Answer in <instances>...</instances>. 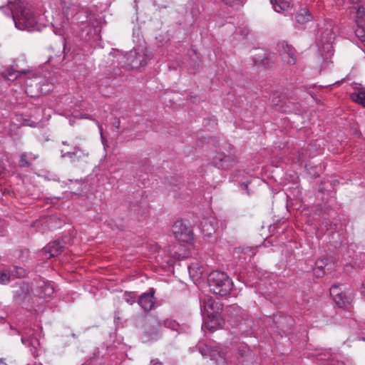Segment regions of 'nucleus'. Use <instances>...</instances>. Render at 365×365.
<instances>
[{"label":"nucleus","instance_id":"obj_1","mask_svg":"<svg viewBox=\"0 0 365 365\" xmlns=\"http://www.w3.org/2000/svg\"><path fill=\"white\" fill-rule=\"evenodd\" d=\"M2 9L6 15L11 16L15 26L19 30H40L45 26L41 19L27 6L25 0H8L7 6Z\"/></svg>","mask_w":365,"mask_h":365},{"label":"nucleus","instance_id":"obj_2","mask_svg":"<svg viewBox=\"0 0 365 365\" xmlns=\"http://www.w3.org/2000/svg\"><path fill=\"white\" fill-rule=\"evenodd\" d=\"M222 305L212 297L206 296L203 298L201 304V311L205 318L203 327L210 331H215L222 324L220 311Z\"/></svg>","mask_w":365,"mask_h":365},{"label":"nucleus","instance_id":"obj_3","mask_svg":"<svg viewBox=\"0 0 365 365\" xmlns=\"http://www.w3.org/2000/svg\"><path fill=\"white\" fill-rule=\"evenodd\" d=\"M207 282L210 292L220 296L230 294L233 285L227 274L220 271L212 272L208 276Z\"/></svg>","mask_w":365,"mask_h":365},{"label":"nucleus","instance_id":"obj_4","mask_svg":"<svg viewBox=\"0 0 365 365\" xmlns=\"http://www.w3.org/2000/svg\"><path fill=\"white\" fill-rule=\"evenodd\" d=\"M62 12L56 14L53 18L52 26L54 33L57 35H63V30L68 24L69 19L77 11L78 6L71 2L70 0H60Z\"/></svg>","mask_w":365,"mask_h":365},{"label":"nucleus","instance_id":"obj_5","mask_svg":"<svg viewBox=\"0 0 365 365\" xmlns=\"http://www.w3.org/2000/svg\"><path fill=\"white\" fill-rule=\"evenodd\" d=\"M334 28L331 23L322 30H320L317 38V46L322 58H329L333 55L332 41L334 38Z\"/></svg>","mask_w":365,"mask_h":365},{"label":"nucleus","instance_id":"obj_6","mask_svg":"<svg viewBox=\"0 0 365 365\" xmlns=\"http://www.w3.org/2000/svg\"><path fill=\"white\" fill-rule=\"evenodd\" d=\"M29 284L24 282L17 283L12 291L13 303L23 308L31 307V297Z\"/></svg>","mask_w":365,"mask_h":365},{"label":"nucleus","instance_id":"obj_7","mask_svg":"<svg viewBox=\"0 0 365 365\" xmlns=\"http://www.w3.org/2000/svg\"><path fill=\"white\" fill-rule=\"evenodd\" d=\"M330 295L339 307H345L353 299L352 293L342 284L331 286Z\"/></svg>","mask_w":365,"mask_h":365},{"label":"nucleus","instance_id":"obj_8","mask_svg":"<svg viewBox=\"0 0 365 365\" xmlns=\"http://www.w3.org/2000/svg\"><path fill=\"white\" fill-rule=\"evenodd\" d=\"M173 233L180 243L189 244L193 240L191 227L182 220L175 222L173 226Z\"/></svg>","mask_w":365,"mask_h":365},{"label":"nucleus","instance_id":"obj_9","mask_svg":"<svg viewBox=\"0 0 365 365\" xmlns=\"http://www.w3.org/2000/svg\"><path fill=\"white\" fill-rule=\"evenodd\" d=\"M133 57H135V58L132 59L130 62L128 63V67L132 69L145 66L147 60L151 58L147 49L143 47H138L130 51L128 56V60Z\"/></svg>","mask_w":365,"mask_h":365},{"label":"nucleus","instance_id":"obj_10","mask_svg":"<svg viewBox=\"0 0 365 365\" xmlns=\"http://www.w3.org/2000/svg\"><path fill=\"white\" fill-rule=\"evenodd\" d=\"M26 270L22 267L11 266L9 268L0 269V284H7L12 279L17 277L21 278L26 275Z\"/></svg>","mask_w":365,"mask_h":365},{"label":"nucleus","instance_id":"obj_11","mask_svg":"<svg viewBox=\"0 0 365 365\" xmlns=\"http://www.w3.org/2000/svg\"><path fill=\"white\" fill-rule=\"evenodd\" d=\"M36 289L34 292V295L46 301L52 299L55 292L53 283L43 279H39L36 282Z\"/></svg>","mask_w":365,"mask_h":365},{"label":"nucleus","instance_id":"obj_12","mask_svg":"<svg viewBox=\"0 0 365 365\" xmlns=\"http://www.w3.org/2000/svg\"><path fill=\"white\" fill-rule=\"evenodd\" d=\"M277 51L284 63L291 66L296 63L295 50L287 43L284 41L279 43Z\"/></svg>","mask_w":365,"mask_h":365},{"label":"nucleus","instance_id":"obj_13","mask_svg":"<svg viewBox=\"0 0 365 365\" xmlns=\"http://www.w3.org/2000/svg\"><path fill=\"white\" fill-rule=\"evenodd\" d=\"M101 21L98 19H90L89 28L86 29H82L81 37L86 41H90L93 39L97 41L99 38V34L101 32Z\"/></svg>","mask_w":365,"mask_h":365},{"label":"nucleus","instance_id":"obj_14","mask_svg":"<svg viewBox=\"0 0 365 365\" xmlns=\"http://www.w3.org/2000/svg\"><path fill=\"white\" fill-rule=\"evenodd\" d=\"M192 247L191 243L184 245L180 242V244L170 246L168 252L171 258L180 260L190 256Z\"/></svg>","mask_w":365,"mask_h":365},{"label":"nucleus","instance_id":"obj_15","mask_svg":"<svg viewBox=\"0 0 365 365\" xmlns=\"http://www.w3.org/2000/svg\"><path fill=\"white\" fill-rule=\"evenodd\" d=\"M208 354L211 359L216 361L217 365H227V361L226 358L227 352L225 349L219 346L207 347Z\"/></svg>","mask_w":365,"mask_h":365},{"label":"nucleus","instance_id":"obj_16","mask_svg":"<svg viewBox=\"0 0 365 365\" xmlns=\"http://www.w3.org/2000/svg\"><path fill=\"white\" fill-rule=\"evenodd\" d=\"M270 4L274 11L284 15L289 14L294 7L292 0H270Z\"/></svg>","mask_w":365,"mask_h":365},{"label":"nucleus","instance_id":"obj_17","mask_svg":"<svg viewBox=\"0 0 365 365\" xmlns=\"http://www.w3.org/2000/svg\"><path fill=\"white\" fill-rule=\"evenodd\" d=\"M155 290L151 288L148 292L142 294L138 299V304L145 310H151L155 305Z\"/></svg>","mask_w":365,"mask_h":365},{"label":"nucleus","instance_id":"obj_18","mask_svg":"<svg viewBox=\"0 0 365 365\" xmlns=\"http://www.w3.org/2000/svg\"><path fill=\"white\" fill-rule=\"evenodd\" d=\"M314 356L317 361L322 365H346L344 361L332 358L331 354L327 351H320Z\"/></svg>","mask_w":365,"mask_h":365},{"label":"nucleus","instance_id":"obj_19","mask_svg":"<svg viewBox=\"0 0 365 365\" xmlns=\"http://www.w3.org/2000/svg\"><path fill=\"white\" fill-rule=\"evenodd\" d=\"M213 163L218 168L226 170L233 165L235 160L231 156L218 153L213 158Z\"/></svg>","mask_w":365,"mask_h":365},{"label":"nucleus","instance_id":"obj_20","mask_svg":"<svg viewBox=\"0 0 365 365\" xmlns=\"http://www.w3.org/2000/svg\"><path fill=\"white\" fill-rule=\"evenodd\" d=\"M63 246L58 242H52L48 244L42 250L44 258L49 259L57 256L62 251Z\"/></svg>","mask_w":365,"mask_h":365},{"label":"nucleus","instance_id":"obj_21","mask_svg":"<svg viewBox=\"0 0 365 365\" xmlns=\"http://www.w3.org/2000/svg\"><path fill=\"white\" fill-rule=\"evenodd\" d=\"M295 21L299 24H306L313 19L312 14L307 8L302 7L298 9L294 15Z\"/></svg>","mask_w":365,"mask_h":365},{"label":"nucleus","instance_id":"obj_22","mask_svg":"<svg viewBox=\"0 0 365 365\" xmlns=\"http://www.w3.org/2000/svg\"><path fill=\"white\" fill-rule=\"evenodd\" d=\"M22 344L31 347V351L34 356L36 355L37 347L39 346V341L36 338L31 337L29 334L26 336L21 337Z\"/></svg>","mask_w":365,"mask_h":365},{"label":"nucleus","instance_id":"obj_23","mask_svg":"<svg viewBox=\"0 0 365 365\" xmlns=\"http://www.w3.org/2000/svg\"><path fill=\"white\" fill-rule=\"evenodd\" d=\"M190 276L192 278L197 279L200 277L203 273V268L198 262H191L188 266Z\"/></svg>","mask_w":365,"mask_h":365},{"label":"nucleus","instance_id":"obj_24","mask_svg":"<svg viewBox=\"0 0 365 365\" xmlns=\"http://www.w3.org/2000/svg\"><path fill=\"white\" fill-rule=\"evenodd\" d=\"M351 98L354 102L365 107V90L361 88H356L355 91L351 93Z\"/></svg>","mask_w":365,"mask_h":365},{"label":"nucleus","instance_id":"obj_25","mask_svg":"<svg viewBox=\"0 0 365 365\" xmlns=\"http://www.w3.org/2000/svg\"><path fill=\"white\" fill-rule=\"evenodd\" d=\"M203 232L210 235L216 231V223L214 219L205 220L201 222Z\"/></svg>","mask_w":365,"mask_h":365},{"label":"nucleus","instance_id":"obj_26","mask_svg":"<svg viewBox=\"0 0 365 365\" xmlns=\"http://www.w3.org/2000/svg\"><path fill=\"white\" fill-rule=\"evenodd\" d=\"M164 327L173 331H175L177 333L184 332L187 329L186 326L180 325L177 322L171 319L165 320Z\"/></svg>","mask_w":365,"mask_h":365},{"label":"nucleus","instance_id":"obj_27","mask_svg":"<svg viewBox=\"0 0 365 365\" xmlns=\"http://www.w3.org/2000/svg\"><path fill=\"white\" fill-rule=\"evenodd\" d=\"M37 156L31 153H25L21 155L19 161L20 166L26 167L30 165L31 162L36 159Z\"/></svg>","mask_w":365,"mask_h":365},{"label":"nucleus","instance_id":"obj_28","mask_svg":"<svg viewBox=\"0 0 365 365\" xmlns=\"http://www.w3.org/2000/svg\"><path fill=\"white\" fill-rule=\"evenodd\" d=\"M327 263L324 259H321L316 262L315 267L313 269L314 274L317 277H321L325 274L324 267Z\"/></svg>","mask_w":365,"mask_h":365},{"label":"nucleus","instance_id":"obj_29","mask_svg":"<svg viewBox=\"0 0 365 365\" xmlns=\"http://www.w3.org/2000/svg\"><path fill=\"white\" fill-rule=\"evenodd\" d=\"M356 9V23L357 25L365 24V8L364 6L354 7Z\"/></svg>","mask_w":365,"mask_h":365},{"label":"nucleus","instance_id":"obj_30","mask_svg":"<svg viewBox=\"0 0 365 365\" xmlns=\"http://www.w3.org/2000/svg\"><path fill=\"white\" fill-rule=\"evenodd\" d=\"M21 75V72L19 71H15L13 69H9L5 73H3V76L5 78L9 81H14L20 77Z\"/></svg>","mask_w":365,"mask_h":365},{"label":"nucleus","instance_id":"obj_31","mask_svg":"<svg viewBox=\"0 0 365 365\" xmlns=\"http://www.w3.org/2000/svg\"><path fill=\"white\" fill-rule=\"evenodd\" d=\"M82 155L87 156L88 153H85L83 151L78 149L73 153L68 152L66 154H62V157L68 156L70 158H73V156H76L77 158H81Z\"/></svg>","mask_w":365,"mask_h":365},{"label":"nucleus","instance_id":"obj_32","mask_svg":"<svg viewBox=\"0 0 365 365\" xmlns=\"http://www.w3.org/2000/svg\"><path fill=\"white\" fill-rule=\"evenodd\" d=\"M123 299L127 303L133 304L135 302V295L133 292H125L123 294Z\"/></svg>","mask_w":365,"mask_h":365},{"label":"nucleus","instance_id":"obj_33","mask_svg":"<svg viewBox=\"0 0 365 365\" xmlns=\"http://www.w3.org/2000/svg\"><path fill=\"white\" fill-rule=\"evenodd\" d=\"M226 5L230 6H242L245 0H222Z\"/></svg>","mask_w":365,"mask_h":365},{"label":"nucleus","instance_id":"obj_34","mask_svg":"<svg viewBox=\"0 0 365 365\" xmlns=\"http://www.w3.org/2000/svg\"><path fill=\"white\" fill-rule=\"evenodd\" d=\"M356 35L362 41L365 38V24L357 25V29L355 31Z\"/></svg>","mask_w":365,"mask_h":365},{"label":"nucleus","instance_id":"obj_35","mask_svg":"<svg viewBox=\"0 0 365 365\" xmlns=\"http://www.w3.org/2000/svg\"><path fill=\"white\" fill-rule=\"evenodd\" d=\"M128 54L129 53H120V56H119V58H120V63L123 64V66H126L128 67V63L130 62V61L132 59H135V57H133L131 58H130L129 60H128Z\"/></svg>","mask_w":365,"mask_h":365},{"label":"nucleus","instance_id":"obj_36","mask_svg":"<svg viewBox=\"0 0 365 365\" xmlns=\"http://www.w3.org/2000/svg\"><path fill=\"white\" fill-rule=\"evenodd\" d=\"M68 113H70L71 115H73L75 118H88V117L86 116V115H81L78 114V113L77 111H76V110H69Z\"/></svg>","mask_w":365,"mask_h":365},{"label":"nucleus","instance_id":"obj_37","mask_svg":"<svg viewBox=\"0 0 365 365\" xmlns=\"http://www.w3.org/2000/svg\"><path fill=\"white\" fill-rule=\"evenodd\" d=\"M0 235H4V231H5V227H6V223L2 221L1 220H0Z\"/></svg>","mask_w":365,"mask_h":365},{"label":"nucleus","instance_id":"obj_38","mask_svg":"<svg viewBox=\"0 0 365 365\" xmlns=\"http://www.w3.org/2000/svg\"><path fill=\"white\" fill-rule=\"evenodd\" d=\"M361 294L363 297L365 298V280L363 282L362 286H361Z\"/></svg>","mask_w":365,"mask_h":365},{"label":"nucleus","instance_id":"obj_39","mask_svg":"<svg viewBox=\"0 0 365 365\" xmlns=\"http://www.w3.org/2000/svg\"><path fill=\"white\" fill-rule=\"evenodd\" d=\"M152 247L155 252H158V250H160V247L156 244L153 245Z\"/></svg>","mask_w":365,"mask_h":365},{"label":"nucleus","instance_id":"obj_40","mask_svg":"<svg viewBox=\"0 0 365 365\" xmlns=\"http://www.w3.org/2000/svg\"><path fill=\"white\" fill-rule=\"evenodd\" d=\"M150 365H161V364L159 361H157L155 360H152L150 361Z\"/></svg>","mask_w":365,"mask_h":365},{"label":"nucleus","instance_id":"obj_41","mask_svg":"<svg viewBox=\"0 0 365 365\" xmlns=\"http://www.w3.org/2000/svg\"><path fill=\"white\" fill-rule=\"evenodd\" d=\"M242 188H243V189H245V190H247V184L243 183V184L242 185Z\"/></svg>","mask_w":365,"mask_h":365},{"label":"nucleus","instance_id":"obj_42","mask_svg":"<svg viewBox=\"0 0 365 365\" xmlns=\"http://www.w3.org/2000/svg\"><path fill=\"white\" fill-rule=\"evenodd\" d=\"M0 365H7L1 359H0Z\"/></svg>","mask_w":365,"mask_h":365},{"label":"nucleus","instance_id":"obj_43","mask_svg":"<svg viewBox=\"0 0 365 365\" xmlns=\"http://www.w3.org/2000/svg\"><path fill=\"white\" fill-rule=\"evenodd\" d=\"M248 31H248V29H245V31L243 33V35H244V36H246V35L248 34Z\"/></svg>","mask_w":365,"mask_h":365},{"label":"nucleus","instance_id":"obj_44","mask_svg":"<svg viewBox=\"0 0 365 365\" xmlns=\"http://www.w3.org/2000/svg\"><path fill=\"white\" fill-rule=\"evenodd\" d=\"M361 42L364 43V46H365V38H362Z\"/></svg>","mask_w":365,"mask_h":365},{"label":"nucleus","instance_id":"obj_45","mask_svg":"<svg viewBox=\"0 0 365 365\" xmlns=\"http://www.w3.org/2000/svg\"><path fill=\"white\" fill-rule=\"evenodd\" d=\"M361 340H364V341H365V339H364V338H361Z\"/></svg>","mask_w":365,"mask_h":365}]
</instances>
